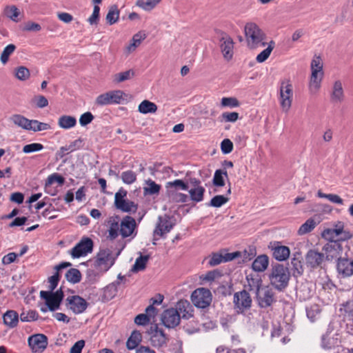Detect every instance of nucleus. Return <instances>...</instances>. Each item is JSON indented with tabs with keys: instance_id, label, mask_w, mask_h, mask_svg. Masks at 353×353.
<instances>
[{
	"instance_id": "obj_1",
	"label": "nucleus",
	"mask_w": 353,
	"mask_h": 353,
	"mask_svg": "<svg viewBox=\"0 0 353 353\" xmlns=\"http://www.w3.org/2000/svg\"><path fill=\"white\" fill-rule=\"evenodd\" d=\"M293 85L290 79H281L278 85V101L281 110L288 113L292 105Z\"/></svg>"
},
{
	"instance_id": "obj_2",
	"label": "nucleus",
	"mask_w": 353,
	"mask_h": 353,
	"mask_svg": "<svg viewBox=\"0 0 353 353\" xmlns=\"http://www.w3.org/2000/svg\"><path fill=\"white\" fill-rule=\"evenodd\" d=\"M321 236L327 241L339 242L350 239L352 237V234L343 221H337L332 223L331 228L323 230Z\"/></svg>"
},
{
	"instance_id": "obj_3",
	"label": "nucleus",
	"mask_w": 353,
	"mask_h": 353,
	"mask_svg": "<svg viewBox=\"0 0 353 353\" xmlns=\"http://www.w3.org/2000/svg\"><path fill=\"white\" fill-rule=\"evenodd\" d=\"M290 276V272L286 267L281 264H276L272 267L269 279L272 285L281 291L288 286Z\"/></svg>"
},
{
	"instance_id": "obj_4",
	"label": "nucleus",
	"mask_w": 353,
	"mask_h": 353,
	"mask_svg": "<svg viewBox=\"0 0 353 353\" xmlns=\"http://www.w3.org/2000/svg\"><path fill=\"white\" fill-rule=\"evenodd\" d=\"M245 34L248 46L252 49L265 47V36L258 26L254 23H248L245 26Z\"/></svg>"
},
{
	"instance_id": "obj_5",
	"label": "nucleus",
	"mask_w": 353,
	"mask_h": 353,
	"mask_svg": "<svg viewBox=\"0 0 353 353\" xmlns=\"http://www.w3.org/2000/svg\"><path fill=\"white\" fill-rule=\"evenodd\" d=\"M117 257L113 256L110 249H101L96 256L94 266L100 272H106L114 264Z\"/></svg>"
},
{
	"instance_id": "obj_6",
	"label": "nucleus",
	"mask_w": 353,
	"mask_h": 353,
	"mask_svg": "<svg viewBox=\"0 0 353 353\" xmlns=\"http://www.w3.org/2000/svg\"><path fill=\"white\" fill-rule=\"evenodd\" d=\"M40 297L45 300L49 310L53 312L59 308L63 299V292L61 288L56 292L42 290L40 292Z\"/></svg>"
},
{
	"instance_id": "obj_7",
	"label": "nucleus",
	"mask_w": 353,
	"mask_h": 353,
	"mask_svg": "<svg viewBox=\"0 0 353 353\" xmlns=\"http://www.w3.org/2000/svg\"><path fill=\"white\" fill-rule=\"evenodd\" d=\"M125 94L121 90H112L99 95L95 103L100 106L119 104L124 100Z\"/></svg>"
},
{
	"instance_id": "obj_8",
	"label": "nucleus",
	"mask_w": 353,
	"mask_h": 353,
	"mask_svg": "<svg viewBox=\"0 0 353 353\" xmlns=\"http://www.w3.org/2000/svg\"><path fill=\"white\" fill-rule=\"evenodd\" d=\"M191 299L196 307L203 309L210 305L212 299V293L206 288H200L192 292Z\"/></svg>"
},
{
	"instance_id": "obj_9",
	"label": "nucleus",
	"mask_w": 353,
	"mask_h": 353,
	"mask_svg": "<svg viewBox=\"0 0 353 353\" xmlns=\"http://www.w3.org/2000/svg\"><path fill=\"white\" fill-rule=\"evenodd\" d=\"M92 250V240L88 237H83L81 240L69 251V254L73 259H78L91 253Z\"/></svg>"
},
{
	"instance_id": "obj_10",
	"label": "nucleus",
	"mask_w": 353,
	"mask_h": 353,
	"mask_svg": "<svg viewBox=\"0 0 353 353\" xmlns=\"http://www.w3.org/2000/svg\"><path fill=\"white\" fill-rule=\"evenodd\" d=\"M127 192L125 190H119L115 194L114 196V205L116 208L122 212H136L137 210V205L133 201L125 199Z\"/></svg>"
},
{
	"instance_id": "obj_11",
	"label": "nucleus",
	"mask_w": 353,
	"mask_h": 353,
	"mask_svg": "<svg viewBox=\"0 0 353 353\" xmlns=\"http://www.w3.org/2000/svg\"><path fill=\"white\" fill-rule=\"evenodd\" d=\"M148 334L150 336V343L154 347L160 348L166 345L168 337L157 325H151Z\"/></svg>"
},
{
	"instance_id": "obj_12",
	"label": "nucleus",
	"mask_w": 353,
	"mask_h": 353,
	"mask_svg": "<svg viewBox=\"0 0 353 353\" xmlns=\"http://www.w3.org/2000/svg\"><path fill=\"white\" fill-rule=\"evenodd\" d=\"M256 300L261 307H268L276 302L274 291L269 286L263 287L256 293Z\"/></svg>"
},
{
	"instance_id": "obj_13",
	"label": "nucleus",
	"mask_w": 353,
	"mask_h": 353,
	"mask_svg": "<svg viewBox=\"0 0 353 353\" xmlns=\"http://www.w3.org/2000/svg\"><path fill=\"white\" fill-rule=\"evenodd\" d=\"M28 343L32 352L41 353L47 347L48 338L45 334H35L28 337Z\"/></svg>"
},
{
	"instance_id": "obj_14",
	"label": "nucleus",
	"mask_w": 353,
	"mask_h": 353,
	"mask_svg": "<svg viewBox=\"0 0 353 353\" xmlns=\"http://www.w3.org/2000/svg\"><path fill=\"white\" fill-rule=\"evenodd\" d=\"M323 252L324 256L327 260L337 259L338 261L341 258L343 253V247L337 241H329L323 247Z\"/></svg>"
},
{
	"instance_id": "obj_15",
	"label": "nucleus",
	"mask_w": 353,
	"mask_h": 353,
	"mask_svg": "<svg viewBox=\"0 0 353 353\" xmlns=\"http://www.w3.org/2000/svg\"><path fill=\"white\" fill-rule=\"evenodd\" d=\"M219 47L223 58L229 61L234 54V41L230 35L222 32L219 39Z\"/></svg>"
},
{
	"instance_id": "obj_16",
	"label": "nucleus",
	"mask_w": 353,
	"mask_h": 353,
	"mask_svg": "<svg viewBox=\"0 0 353 353\" xmlns=\"http://www.w3.org/2000/svg\"><path fill=\"white\" fill-rule=\"evenodd\" d=\"M234 303L237 312L242 313L251 307L252 299L247 291L242 290L234 294Z\"/></svg>"
},
{
	"instance_id": "obj_17",
	"label": "nucleus",
	"mask_w": 353,
	"mask_h": 353,
	"mask_svg": "<svg viewBox=\"0 0 353 353\" xmlns=\"http://www.w3.org/2000/svg\"><path fill=\"white\" fill-rule=\"evenodd\" d=\"M174 225L169 216H159L158 222L153 233L154 239L158 240V239L155 237L156 236L163 237L164 235L170 232Z\"/></svg>"
},
{
	"instance_id": "obj_18",
	"label": "nucleus",
	"mask_w": 353,
	"mask_h": 353,
	"mask_svg": "<svg viewBox=\"0 0 353 353\" xmlns=\"http://www.w3.org/2000/svg\"><path fill=\"white\" fill-rule=\"evenodd\" d=\"M161 321L165 327L168 328L175 327L180 323V314L178 310L174 308L165 310L162 314Z\"/></svg>"
},
{
	"instance_id": "obj_19",
	"label": "nucleus",
	"mask_w": 353,
	"mask_h": 353,
	"mask_svg": "<svg viewBox=\"0 0 353 353\" xmlns=\"http://www.w3.org/2000/svg\"><path fill=\"white\" fill-rule=\"evenodd\" d=\"M66 304L68 307L74 314H81L88 307L86 301L77 295L68 296L66 299Z\"/></svg>"
},
{
	"instance_id": "obj_20",
	"label": "nucleus",
	"mask_w": 353,
	"mask_h": 353,
	"mask_svg": "<svg viewBox=\"0 0 353 353\" xmlns=\"http://www.w3.org/2000/svg\"><path fill=\"white\" fill-rule=\"evenodd\" d=\"M136 222L134 218L126 216L120 223V234L123 237L130 236L134 232Z\"/></svg>"
},
{
	"instance_id": "obj_21",
	"label": "nucleus",
	"mask_w": 353,
	"mask_h": 353,
	"mask_svg": "<svg viewBox=\"0 0 353 353\" xmlns=\"http://www.w3.org/2000/svg\"><path fill=\"white\" fill-rule=\"evenodd\" d=\"M330 99L333 103H342L344 101L345 93L340 80L334 82L330 92Z\"/></svg>"
},
{
	"instance_id": "obj_22",
	"label": "nucleus",
	"mask_w": 353,
	"mask_h": 353,
	"mask_svg": "<svg viewBox=\"0 0 353 353\" xmlns=\"http://www.w3.org/2000/svg\"><path fill=\"white\" fill-rule=\"evenodd\" d=\"M272 255L279 261H283L290 256V251L288 247L281 245L279 242H275L272 246Z\"/></svg>"
},
{
	"instance_id": "obj_23",
	"label": "nucleus",
	"mask_w": 353,
	"mask_h": 353,
	"mask_svg": "<svg viewBox=\"0 0 353 353\" xmlns=\"http://www.w3.org/2000/svg\"><path fill=\"white\" fill-rule=\"evenodd\" d=\"M323 259V253L319 252L316 250H309L305 256L307 265L313 268L319 267L322 263Z\"/></svg>"
},
{
	"instance_id": "obj_24",
	"label": "nucleus",
	"mask_w": 353,
	"mask_h": 353,
	"mask_svg": "<svg viewBox=\"0 0 353 353\" xmlns=\"http://www.w3.org/2000/svg\"><path fill=\"white\" fill-rule=\"evenodd\" d=\"M71 263L69 262H63L54 267V270L57 271L52 276L48 278V290L53 292L54 290L57 288L58 283L59 281V271L66 268L68 267L71 266Z\"/></svg>"
},
{
	"instance_id": "obj_25",
	"label": "nucleus",
	"mask_w": 353,
	"mask_h": 353,
	"mask_svg": "<svg viewBox=\"0 0 353 353\" xmlns=\"http://www.w3.org/2000/svg\"><path fill=\"white\" fill-rule=\"evenodd\" d=\"M175 310H178L180 317L188 319L193 316V309L190 303L186 300H180L177 302Z\"/></svg>"
},
{
	"instance_id": "obj_26",
	"label": "nucleus",
	"mask_w": 353,
	"mask_h": 353,
	"mask_svg": "<svg viewBox=\"0 0 353 353\" xmlns=\"http://www.w3.org/2000/svg\"><path fill=\"white\" fill-rule=\"evenodd\" d=\"M268 265V256L265 254H261L252 262V268L256 272H263L267 270Z\"/></svg>"
},
{
	"instance_id": "obj_27",
	"label": "nucleus",
	"mask_w": 353,
	"mask_h": 353,
	"mask_svg": "<svg viewBox=\"0 0 353 353\" xmlns=\"http://www.w3.org/2000/svg\"><path fill=\"white\" fill-rule=\"evenodd\" d=\"M337 270L339 274L345 276L353 274V260L352 261L347 259H340L337 263Z\"/></svg>"
},
{
	"instance_id": "obj_28",
	"label": "nucleus",
	"mask_w": 353,
	"mask_h": 353,
	"mask_svg": "<svg viewBox=\"0 0 353 353\" xmlns=\"http://www.w3.org/2000/svg\"><path fill=\"white\" fill-rule=\"evenodd\" d=\"M324 73H312L309 81V90L312 94L318 92L321 86Z\"/></svg>"
},
{
	"instance_id": "obj_29",
	"label": "nucleus",
	"mask_w": 353,
	"mask_h": 353,
	"mask_svg": "<svg viewBox=\"0 0 353 353\" xmlns=\"http://www.w3.org/2000/svg\"><path fill=\"white\" fill-rule=\"evenodd\" d=\"M147 35L144 31H139L135 34L130 44L125 47V52L128 54H130L135 51L137 48L139 46L141 42L146 38Z\"/></svg>"
},
{
	"instance_id": "obj_30",
	"label": "nucleus",
	"mask_w": 353,
	"mask_h": 353,
	"mask_svg": "<svg viewBox=\"0 0 353 353\" xmlns=\"http://www.w3.org/2000/svg\"><path fill=\"white\" fill-rule=\"evenodd\" d=\"M249 290L254 291L256 293L261 287L262 280L259 275L250 274L246 277Z\"/></svg>"
},
{
	"instance_id": "obj_31",
	"label": "nucleus",
	"mask_w": 353,
	"mask_h": 353,
	"mask_svg": "<svg viewBox=\"0 0 353 353\" xmlns=\"http://www.w3.org/2000/svg\"><path fill=\"white\" fill-rule=\"evenodd\" d=\"M3 323L10 328L15 327L19 322V314L14 310H8L3 316Z\"/></svg>"
},
{
	"instance_id": "obj_32",
	"label": "nucleus",
	"mask_w": 353,
	"mask_h": 353,
	"mask_svg": "<svg viewBox=\"0 0 353 353\" xmlns=\"http://www.w3.org/2000/svg\"><path fill=\"white\" fill-rule=\"evenodd\" d=\"M120 285L119 281H115L110 284L108 285L103 289V298L105 301L112 299L117 294L118 286Z\"/></svg>"
},
{
	"instance_id": "obj_33",
	"label": "nucleus",
	"mask_w": 353,
	"mask_h": 353,
	"mask_svg": "<svg viewBox=\"0 0 353 353\" xmlns=\"http://www.w3.org/2000/svg\"><path fill=\"white\" fill-rule=\"evenodd\" d=\"M77 124V119L74 117L70 115L61 116L58 119V125L63 129L68 130L74 128Z\"/></svg>"
},
{
	"instance_id": "obj_34",
	"label": "nucleus",
	"mask_w": 353,
	"mask_h": 353,
	"mask_svg": "<svg viewBox=\"0 0 353 353\" xmlns=\"http://www.w3.org/2000/svg\"><path fill=\"white\" fill-rule=\"evenodd\" d=\"M108 237L110 239H116L120 232V224L117 217H110L109 220Z\"/></svg>"
},
{
	"instance_id": "obj_35",
	"label": "nucleus",
	"mask_w": 353,
	"mask_h": 353,
	"mask_svg": "<svg viewBox=\"0 0 353 353\" xmlns=\"http://www.w3.org/2000/svg\"><path fill=\"white\" fill-rule=\"evenodd\" d=\"M139 112L146 114L149 113H154L157 110V105L148 100H143L138 107Z\"/></svg>"
},
{
	"instance_id": "obj_36",
	"label": "nucleus",
	"mask_w": 353,
	"mask_h": 353,
	"mask_svg": "<svg viewBox=\"0 0 353 353\" xmlns=\"http://www.w3.org/2000/svg\"><path fill=\"white\" fill-rule=\"evenodd\" d=\"M142 339L141 333L139 331L134 330L127 341L126 346L129 350H133L138 346Z\"/></svg>"
},
{
	"instance_id": "obj_37",
	"label": "nucleus",
	"mask_w": 353,
	"mask_h": 353,
	"mask_svg": "<svg viewBox=\"0 0 353 353\" xmlns=\"http://www.w3.org/2000/svg\"><path fill=\"white\" fill-rule=\"evenodd\" d=\"M166 190H188V185L186 182L181 179H176L173 181H168L165 185Z\"/></svg>"
},
{
	"instance_id": "obj_38",
	"label": "nucleus",
	"mask_w": 353,
	"mask_h": 353,
	"mask_svg": "<svg viewBox=\"0 0 353 353\" xmlns=\"http://www.w3.org/2000/svg\"><path fill=\"white\" fill-rule=\"evenodd\" d=\"M55 182L57 183L59 185H62L65 182V179L62 176L57 173H54L48 176L45 183V190L47 193L50 192L49 188Z\"/></svg>"
},
{
	"instance_id": "obj_39",
	"label": "nucleus",
	"mask_w": 353,
	"mask_h": 353,
	"mask_svg": "<svg viewBox=\"0 0 353 353\" xmlns=\"http://www.w3.org/2000/svg\"><path fill=\"white\" fill-rule=\"evenodd\" d=\"M205 189L204 187L190 188L188 191L190 199L196 203L201 202L203 200Z\"/></svg>"
},
{
	"instance_id": "obj_40",
	"label": "nucleus",
	"mask_w": 353,
	"mask_h": 353,
	"mask_svg": "<svg viewBox=\"0 0 353 353\" xmlns=\"http://www.w3.org/2000/svg\"><path fill=\"white\" fill-rule=\"evenodd\" d=\"M275 47V42L273 40H271L268 44V47L261 52L256 57V61L258 63H263L265 61L268 57H270L272 51Z\"/></svg>"
},
{
	"instance_id": "obj_41",
	"label": "nucleus",
	"mask_w": 353,
	"mask_h": 353,
	"mask_svg": "<svg viewBox=\"0 0 353 353\" xmlns=\"http://www.w3.org/2000/svg\"><path fill=\"white\" fill-rule=\"evenodd\" d=\"M145 186L143 188L145 194H157L159 193L161 185L156 183L154 181L148 179L145 181Z\"/></svg>"
},
{
	"instance_id": "obj_42",
	"label": "nucleus",
	"mask_w": 353,
	"mask_h": 353,
	"mask_svg": "<svg viewBox=\"0 0 353 353\" xmlns=\"http://www.w3.org/2000/svg\"><path fill=\"white\" fill-rule=\"evenodd\" d=\"M149 258L150 256L148 255H140V256L137 258L135 263L132 268V271L134 272H138L145 270Z\"/></svg>"
},
{
	"instance_id": "obj_43",
	"label": "nucleus",
	"mask_w": 353,
	"mask_h": 353,
	"mask_svg": "<svg viewBox=\"0 0 353 353\" xmlns=\"http://www.w3.org/2000/svg\"><path fill=\"white\" fill-rule=\"evenodd\" d=\"M168 197L173 201L177 203H185L188 200V196L185 194L179 192L176 190H166Z\"/></svg>"
},
{
	"instance_id": "obj_44",
	"label": "nucleus",
	"mask_w": 353,
	"mask_h": 353,
	"mask_svg": "<svg viewBox=\"0 0 353 353\" xmlns=\"http://www.w3.org/2000/svg\"><path fill=\"white\" fill-rule=\"evenodd\" d=\"M12 121L15 125H18L19 127L29 130L31 120L28 119L27 118L22 115L14 114L12 117Z\"/></svg>"
},
{
	"instance_id": "obj_45",
	"label": "nucleus",
	"mask_w": 353,
	"mask_h": 353,
	"mask_svg": "<svg viewBox=\"0 0 353 353\" xmlns=\"http://www.w3.org/2000/svg\"><path fill=\"white\" fill-rule=\"evenodd\" d=\"M323 62L322 59L317 55H315L310 64V69L312 73H324L323 72Z\"/></svg>"
},
{
	"instance_id": "obj_46",
	"label": "nucleus",
	"mask_w": 353,
	"mask_h": 353,
	"mask_svg": "<svg viewBox=\"0 0 353 353\" xmlns=\"http://www.w3.org/2000/svg\"><path fill=\"white\" fill-rule=\"evenodd\" d=\"M161 0H137V6L145 11L153 10Z\"/></svg>"
},
{
	"instance_id": "obj_47",
	"label": "nucleus",
	"mask_w": 353,
	"mask_h": 353,
	"mask_svg": "<svg viewBox=\"0 0 353 353\" xmlns=\"http://www.w3.org/2000/svg\"><path fill=\"white\" fill-rule=\"evenodd\" d=\"M224 177H228V173L223 170L215 171L213 177V184L217 187H222L225 185Z\"/></svg>"
},
{
	"instance_id": "obj_48",
	"label": "nucleus",
	"mask_w": 353,
	"mask_h": 353,
	"mask_svg": "<svg viewBox=\"0 0 353 353\" xmlns=\"http://www.w3.org/2000/svg\"><path fill=\"white\" fill-rule=\"evenodd\" d=\"M316 225V223L313 219H307L303 224L301 225L299 229L298 233L300 235L305 234L313 230Z\"/></svg>"
},
{
	"instance_id": "obj_49",
	"label": "nucleus",
	"mask_w": 353,
	"mask_h": 353,
	"mask_svg": "<svg viewBox=\"0 0 353 353\" xmlns=\"http://www.w3.org/2000/svg\"><path fill=\"white\" fill-rule=\"evenodd\" d=\"M134 72L132 70L117 73L113 76V81L117 83H119L126 80L130 79L134 77Z\"/></svg>"
},
{
	"instance_id": "obj_50",
	"label": "nucleus",
	"mask_w": 353,
	"mask_h": 353,
	"mask_svg": "<svg viewBox=\"0 0 353 353\" xmlns=\"http://www.w3.org/2000/svg\"><path fill=\"white\" fill-rule=\"evenodd\" d=\"M317 196L319 198L327 199L332 203H335V204H338V205L343 204V200L339 195L335 194H325V193H323L321 190H319L317 192Z\"/></svg>"
},
{
	"instance_id": "obj_51",
	"label": "nucleus",
	"mask_w": 353,
	"mask_h": 353,
	"mask_svg": "<svg viewBox=\"0 0 353 353\" xmlns=\"http://www.w3.org/2000/svg\"><path fill=\"white\" fill-rule=\"evenodd\" d=\"M66 279L72 283H77L81 281V274L79 270L75 268L70 269L65 274Z\"/></svg>"
},
{
	"instance_id": "obj_52",
	"label": "nucleus",
	"mask_w": 353,
	"mask_h": 353,
	"mask_svg": "<svg viewBox=\"0 0 353 353\" xmlns=\"http://www.w3.org/2000/svg\"><path fill=\"white\" fill-rule=\"evenodd\" d=\"M39 314L35 310L23 311L20 314V319L23 322L34 321L38 319Z\"/></svg>"
},
{
	"instance_id": "obj_53",
	"label": "nucleus",
	"mask_w": 353,
	"mask_h": 353,
	"mask_svg": "<svg viewBox=\"0 0 353 353\" xmlns=\"http://www.w3.org/2000/svg\"><path fill=\"white\" fill-rule=\"evenodd\" d=\"M119 17V12L116 6H112L106 15V21L110 25L115 23Z\"/></svg>"
},
{
	"instance_id": "obj_54",
	"label": "nucleus",
	"mask_w": 353,
	"mask_h": 353,
	"mask_svg": "<svg viewBox=\"0 0 353 353\" xmlns=\"http://www.w3.org/2000/svg\"><path fill=\"white\" fill-rule=\"evenodd\" d=\"M50 129V125L46 123H42L37 120H31L29 130L39 132Z\"/></svg>"
},
{
	"instance_id": "obj_55",
	"label": "nucleus",
	"mask_w": 353,
	"mask_h": 353,
	"mask_svg": "<svg viewBox=\"0 0 353 353\" xmlns=\"http://www.w3.org/2000/svg\"><path fill=\"white\" fill-rule=\"evenodd\" d=\"M121 178L125 184H132L137 180V174L132 170H127L121 173Z\"/></svg>"
},
{
	"instance_id": "obj_56",
	"label": "nucleus",
	"mask_w": 353,
	"mask_h": 353,
	"mask_svg": "<svg viewBox=\"0 0 353 353\" xmlns=\"http://www.w3.org/2000/svg\"><path fill=\"white\" fill-rule=\"evenodd\" d=\"M239 115L238 112H223L221 115L219 119L221 122H232L234 123L239 119Z\"/></svg>"
},
{
	"instance_id": "obj_57",
	"label": "nucleus",
	"mask_w": 353,
	"mask_h": 353,
	"mask_svg": "<svg viewBox=\"0 0 353 353\" xmlns=\"http://www.w3.org/2000/svg\"><path fill=\"white\" fill-rule=\"evenodd\" d=\"M228 198L223 195L214 196L209 203V205L214 208H219L228 201Z\"/></svg>"
},
{
	"instance_id": "obj_58",
	"label": "nucleus",
	"mask_w": 353,
	"mask_h": 353,
	"mask_svg": "<svg viewBox=\"0 0 353 353\" xmlns=\"http://www.w3.org/2000/svg\"><path fill=\"white\" fill-rule=\"evenodd\" d=\"M15 49H16V47L14 44H9L4 48V50H3V52L1 54V61L3 64L7 63L10 55L14 52Z\"/></svg>"
},
{
	"instance_id": "obj_59",
	"label": "nucleus",
	"mask_w": 353,
	"mask_h": 353,
	"mask_svg": "<svg viewBox=\"0 0 353 353\" xmlns=\"http://www.w3.org/2000/svg\"><path fill=\"white\" fill-rule=\"evenodd\" d=\"M221 105L222 107L236 108L239 106L240 103L234 97H223Z\"/></svg>"
},
{
	"instance_id": "obj_60",
	"label": "nucleus",
	"mask_w": 353,
	"mask_h": 353,
	"mask_svg": "<svg viewBox=\"0 0 353 353\" xmlns=\"http://www.w3.org/2000/svg\"><path fill=\"white\" fill-rule=\"evenodd\" d=\"M15 76L21 81H26L30 77V71L27 68L20 66L16 69Z\"/></svg>"
},
{
	"instance_id": "obj_61",
	"label": "nucleus",
	"mask_w": 353,
	"mask_h": 353,
	"mask_svg": "<svg viewBox=\"0 0 353 353\" xmlns=\"http://www.w3.org/2000/svg\"><path fill=\"white\" fill-rule=\"evenodd\" d=\"M6 14L7 17L12 19L13 21L17 22L19 21L18 17L20 12L19 9L16 6H12L8 7L6 10Z\"/></svg>"
},
{
	"instance_id": "obj_62",
	"label": "nucleus",
	"mask_w": 353,
	"mask_h": 353,
	"mask_svg": "<svg viewBox=\"0 0 353 353\" xmlns=\"http://www.w3.org/2000/svg\"><path fill=\"white\" fill-rule=\"evenodd\" d=\"M43 148V145L39 143L27 144L23 146V152L26 154L40 151Z\"/></svg>"
},
{
	"instance_id": "obj_63",
	"label": "nucleus",
	"mask_w": 353,
	"mask_h": 353,
	"mask_svg": "<svg viewBox=\"0 0 353 353\" xmlns=\"http://www.w3.org/2000/svg\"><path fill=\"white\" fill-rule=\"evenodd\" d=\"M221 149L225 154L230 153L233 150L232 142L228 139H223L221 143Z\"/></svg>"
},
{
	"instance_id": "obj_64",
	"label": "nucleus",
	"mask_w": 353,
	"mask_h": 353,
	"mask_svg": "<svg viewBox=\"0 0 353 353\" xmlns=\"http://www.w3.org/2000/svg\"><path fill=\"white\" fill-rule=\"evenodd\" d=\"M94 119V116L90 112H86L81 115L79 118V123L81 126H85L90 123Z\"/></svg>"
}]
</instances>
